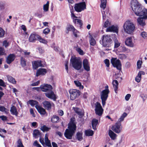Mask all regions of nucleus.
<instances>
[{
    "label": "nucleus",
    "mask_w": 147,
    "mask_h": 147,
    "mask_svg": "<svg viewBox=\"0 0 147 147\" xmlns=\"http://www.w3.org/2000/svg\"><path fill=\"white\" fill-rule=\"evenodd\" d=\"M90 45L92 46H94L96 44V41L95 39L91 36L90 37Z\"/></svg>",
    "instance_id": "4c0bfd02"
},
{
    "label": "nucleus",
    "mask_w": 147,
    "mask_h": 147,
    "mask_svg": "<svg viewBox=\"0 0 147 147\" xmlns=\"http://www.w3.org/2000/svg\"><path fill=\"white\" fill-rule=\"evenodd\" d=\"M59 119V117L55 115H54L52 117L51 120L53 123H57Z\"/></svg>",
    "instance_id": "c9c22d12"
},
{
    "label": "nucleus",
    "mask_w": 147,
    "mask_h": 147,
    "mask_svg": "<svg viewBox=\"0 0 147 147\" xmlns=\"http://www.w3.org/2000/svg\"><path fill=\"white\" fill-rule=\"evenodd\" d=\"M95 111L96 114L99 116H101L103 113V109L100 103L98 102L95 104Z\"/></svg>",
    "instance_id": "1a4fd4ad"
},
{
    "label": "nucleus",
    "mask_w": 147,
    "mask_h": 147,
    "mask_svg": "<svg viewBox=\"0 0 147 147\" xmlns=\"http://www.w3.org/2000/svg\"><path fill=\"white\" fill-rule=\"evenodd\" d=\"M33 145L34 146H36L37 147H42L41 145L39 144L37 140L35 141L33 144Z\"/></svg>",
    "instance_id": "5fc2aeb1"
},
{
    "label": "nucleus",
    "mask_w": 147,
    "mask_h": 147,
    "mask_svg": "<svg viewBox=\"0 0 147 147\" xmlns=\"http://www.w3.org/2000/svg\"><path fill=\"white\" fill-rule=\"evenodd\" d=\"M32 66L34 69H36L39 67L42 66L41 60L34 61L32 62Z\"/></svg>",
    "instance_id": "f8f14e48"
},
{
    "label": "nucleus",
    "mask_w": 147,
    "mask_h": 147,
    "mask_svg": "<svg viewBox=\"0 0 147 147\" xmlns=\"http://www.w3.org/2000/svg\"><path fill=\"white\" fill-rule=\"evenodd\" d=\"M0 86H1L4 87H5L6 86L4 82L2 79H0Z\"/></svg>",
    "instance_id": "0e129e2a"
},
{
    "label": "nucleus",
    "mask_w": 147,
    "mask_h": 147,
    "mask_svg": "<svg viewBox=\"0 0 147 147\" xmlns=\"http://www.w3.org/2000/svg\"><path fill=\"white\" fill-rule=\"evenodd\" d=\"M10 111L12 115H15L16 117L18 116V112L15 106H12L11 107Z\"/></svg>",
    "instance_id": "5701e85b"
},
{
    "label": "nucleus",
    "mask_w": 147,
    "mask_h": 147,
    "mask_svg": "<svg viewBox=\"0 0 147 147\" xmlns=\"http://www.w3.org/2000/svg\"><path fill=\"white\" fill-rule=\"evenodd\" d=\"M131 96V94H127L125 96V99L127 101L128 100L129 98H130Z\"/></svg>",
    "instance_id": "338daca9"
},
{
    "label": "nucleus",
    "mask_w": 147,
    "mask_h": 147,
    "mask_svg": "<svg viewBox=\"0 0 147 147\" xmlns=\"http://www.w3.org/2000/svg\"><path fill=\"white\" fill-rule=\"evenodd\" d=\"M76 138L79 141L83 140V132L82 131H78L77 132L76 134Z\"/></svg>",
    "instance_id": "b1692460"
},
{
    "label": "nucleus",
    "mask_w": 147,
    "mask_h": 147,
    "mask_svg": "<svg viewBox=\"0 0 147 147\" xmlns=\"http://www.w3.org/2000/svg\"><path fill=\"white\" fill-rule=\"evenodd\" d=\"M105 63L106 65V66L109 67V60L108 59H106L104 60Z\"/></svg>",
    "instance_id": "bf43d9fd"
},
{
    "label": "nucleus",
    "mask_w": 147,
    "mask_h": 147,
    "mask_svg": "<svg viewBox=\"0 0 147 147\" xmlns=\"http://www.w3.org/2000/svg\"><path fill=\"white\" fill-rule=\"evenodd\" d=\"M5 51L4 49L2 47H0V56L5 55Z\"/></svg>",
    "instance_id": "09e8293b"
},
{
    "label": "nucleus",
    "mask_w": 147,
    "mask_h": 147,
    "mask_svg": "<svg viewBox=\"0 0 147 147\" xmlns=\"http://www.w3.org/2000/svg\"><path fill=\"white\" fill-rule=\"evenodd\" d=\"M36 108L38 112L40 113V114L44 115L46 114L47 115V113L45 109L40 107V106L37 107L36 106Z\"/></svg>",
    "instance_id": "aec40b11"
},
{
    "label": "nucleus",
    "mask_w": 147,
    "mask_h": 147,
    "mask_svg": "<svg viewBox=\"0 0 147 147\" xmlns=\"http://www.w3.org/2000/svg\"><path fill=\"white\" fill-rule=\"evenodd\" d=\"M107 32H114L116 33L118 32V30L117 27L112 25L111 26H109L106 30Z\"/></svg>",
    "instance_id": "412c9836"
},
{
    "label": "nucleus",
    "mask_w": 147,
    "mask_h": 147,
    "mask_svg": "<svg viewBox=\"0 0 147 147\" xmlns=\"http://www.w3.org/2000/svg\"><path fill=\"white\" fill-rule=\"evenodd\" d=\"M70 62L73 67L76 70H79L81 67L82 62L80 60L75 57H72L70 60Z\"/></svg>",
    "instance_id": "20e7f679"
},
{
    "label": "nucleus",
    "mask_w": 147,
    "mask_h": 147,
    "mask_svg": "<svg viewBox=\"0 0 147 147\" xmlns=\"http://www.w3.org/2000/svg\"><path fill=\"white\" fill-rule=\"evenodd\" d=\"M50 32V29L48 28H46L43 31V33L45 34H47Z\"/></svg>",
    "instance_id": "864d4df0"
},
{
    "label": "nucleus",
    "mask_w": 147,
    "mask_h": 147,
    "mask_svg": "<svg viewBox=\"0 0 147 147\" xmlns=\"http://www.w3.org/2000/svg\"><path fill=\"white\" fill-rule=\"evenodd\" d=\"M40 133L38 130L35 129L34 130L33 135L35 137H36L37 136L40 135Z\"/></svg>",
    "instance_id": "79ce46f5"
},
{
    "label": "nucleus",
    "mask_w": 147,
    "mask_h": 147,
    "mask_svg": "<svg viewBox=\"0 0 147 147\" xmlns=\"http://www.w3.org/2000/svg\"><path fill=\"white\" fill-rule=\"evenodd\" d=\"M40 83V80H38L37 82L32 84L31 85V86H38Z\"/></svg>",
    "instance_id": "e2e57ef3"
},
{
    "label": "nucleus",
    "mask_w": 147,
    "mask_h": 147,
    "mask_svg": "<svg viewBox=\"0 0 147 147\" xmlns=\"http://www.w3.org/2000/svg\"><path fill=\"white\" fill-rule=\"evenodd\" d=\"M69 92L70 94V99L72 100H75L80 95V91L76 89H70Z\"/></svg>",
    "instance_id": "6e6552de"
},
{
    "label": "nucleus",
    "mask_w": 147,
    "mask_h": 147,
    "mask_svg": "<svg viewBox=\"0 0 147 147\" xmlns=\"http://www.w3.org/2000/svg\"><path fill=\"white\" fill-rule=\"evenodd\" d=\"M114 42L115 43L114 47L115 48H117L120 46L121 43L118 42L116 37L114 39Z\"/></svg>",
    "instance_id": "e433bc0d"
},
{
    "label": "nucleus",
    "mask_w": 147,
    "mask_h": 147,
    "mask_svg": "<svg viewBox=\"0 0 147 147\" xmlns=\"http://www.w3.org/2000/svg\"><path fill=\"white\" fill-rule=\"evenodd\" d=\"M50 129V128L47 127L45 125H43L41 128V130L43 132H44L45 131H49Z\"/></svg>",
    "instance_id": "de8ad7c7"
},
{
    "label": "nucleus",
    "mask_w": 147,
    "mask_h": 147,
    "mask_svg": "<svg viewBox=\"0 0 147 147\" xmlns=\"http://www.w3.org/2000/svg\"><path fill=\"white\" fill-rule=\"evenodd\" d=\"M51 91L50 92L45 93V95L48 98L52 99L54 101H55L57 98L56 96L53 91L51 90Z\"/></svg>",
    "instance_id": "ddd939ff"
},
{
    "label": "nucleus",
    "mask_w": 147,
    "mask_h": 147,
    "mask_svg": "<svg viewBox=\"0 0 147 147\" xmlns=\"http://www.w3.org/2000/svg\"><path fill=\"white\" fill-rule=\"evenodd\" d=\"M98 123V120L94 118L92 120V126L93 129L94 130H96V127Z\"/></svg>",
    "instance_id": "bb28decb"
},
{
    "label": "nucleus",
    "mask_w": 147,
    "mask_h": 147,
    "mask_svg": "<svg viewBox=\"0 0 147 147\" xmlns=\"http://www.w3.org/2000/svg\"><path fill=\"white\" fill-rule=\"evenodd\" d=\"M45 145L46 146L49 147H52L51 144V141L49 140L48 138H45Z\"/></svg>",
    "instance_id": "58836bf2"
},
{
    "label": "nucleus",
    "mask_w": 147,
    "mask_h": 147,
    "mask_svg": "<svg viewBox=\"0 0 147 147\" xmlns=\"http://www.w3.org/2000/svg\"><path fill=\"white\" fill-rule=\"evenodd\" d=\"M109 91L108 89H106L102 91L101 95V99L102 100V104L103 106L105 105L106 101L108 96V94Z\"/></svg>",
    "instance_id": "0eeeda50"
},
{
    "label": "nucleus",
    "mask_w": 147,
    "mask_h": 147,
    "mask_svg": "<svg viewBox=\"0 0 147 147\" xmlns=\"http://www.w3.org/2000/svg\"><path fill=\"white\" fill-rule=\"evenodd\" d=\"M121 47L122 52H124L128 51V48H127L125 46Z\"/></svg>",
    "instance_id": "052dcab7"
},
{
    "label": "nucleus",
    "mask_w": 147,
    "mask_h": 147,
    "mask_svg": "<svg viewBox=\"0 0 147 147\" xmlns=\"http://www.w3.org/2000/svg\"><path fill=\"white\" fill-rule=\"evenodd\" d=\"M123 27L125 31L127 33L130 34L132 32L135 28L134 24L132 23H125Z\"/></svg>",
    "instance_id": "423d86ee"
},
{
    "label": "nucleus",
    "mask_w": 147,
    "mask_h": 147,
    "mask_svg": "<svg viewBox=\"0 0 147 147\" xmlns=\"http://www.w3.org/2000/svg\"><path fill=\"white\" fill-rule=\"evenodd\" d=\"M5 31L1 28L0 27V38H3L4 36Z\"/></svg>",
    "instance_id": "49530a36"
},
{
    "label": "nucleus",
    "mask_w": 147,
    "mask_h": 147,
    "mask_svg": "<svg viewBox=\"0 0 147 147\" xmlns=\"http://www.w3.org/2000/svg\"><path fill=\"white\" fill-rule=\"evenodd\" d=\"M37 34H31L29 38V41L30 42H35L36 40V38Z\"/></svg>",
    "instance_id": "393cba45"
},
{
    "label": "nucleus",
    "mask_w": 147,
    "mask_h": 147,
    "mask_svg": "<svg viewBox=\"0 0 147 147\" xmlns=\"http://www.w3.org/2000/svg\"><path fill=\"white\" fill-rule=\"evenodd\" d=\"M141 78L142 77L138 74L135 78V81L139 83L140 82Z\"/></svg>",
    "instance_id": "8fccbe9b"
},
{
    "label": "nucleus",
    "mask_w": 147,
    "mask_h": 147,
    "mask_svg": "<svg viewBox=\"0 0 147 147\" xmlns=\"http://www.w3.org/2000/svg\"><path fill=\"white\" fill-rule=\"evenodd\" d=\"M72 32L75 37L76 38L78 37V34L79 33V32L75 29V30Z\"/></svg>",
    "instance_id": "6e6d98bb"
},
{
    "label": "nucleus",
    "mask_w": 147,
    "mask_h": 147,
    "mask_svg": "<svg viewBox=\"0 0 147 147\" xmlns=\"http://www.w3.org/2000/svg\"><path fill=\"white\" fill-rule=\"evenodd\" d=\"M112 84L113 85V87L114 88L115 92L117 93V91L118 88V85L119 84L118 81L116 80H114L112 82Z\"/></svg>",
    "instance_id": "a878e982"
},
{
    "label": "nucleus",
    "mask_w": 147,
    "mask_h": 147,
    "mask_svg": "<svg viewBox=\"0 0 147 147\" xmlns=\"http://www.w3.org/2000/svg\"><path fill=\"white\" fill-rule=\"evenodd\" d=\"M142 63V61L138 60L137 62V67L138 69H140L141 67V65Z\"/></svg>",
    "instance_id": "3c124183"
},
{
    "label": "nucleus",
    "mask_w": 147,
    "mask_h": 147,
    "mask_svg": "<svg viewBox=\"0 0 147 147\" xmlns=\"http://www.w3.org/2000/svg\"><path fill=\"white\" fill-rule=\"evenodd\" d=\"M16 58L15 55L14 54H10L7 56L6 59V62L8 64H10Z\"/></svg>",
    "instance_id": "f3484780"
},
{
    "label": "nucleus",
    "mask_w": 147,
    "mask_h": 147,
    "mask_svg": "<svg viewBox=\"0 0 147 147\" xmlns=\"http://www.w3.org/2000/svg\"><path fill=\"white\" fill-rule=\"evenodd\" d=\"M111 24V23L109 22L108 20H107L104 24L103 26V27L107 28Z\"/></svg>",
    "instance_id": "a18cd8bd"
},
{
    "label": "nucleus",
    "mask_w": 147,
    "mask_h": 147,
    "mask_svg": "<svg viewBox=\"0 0 147 147\" xmlns=\"http://www.w3.org/2000/svg\"><path fill=\"white\" fill-rule=\"evenodd\" d=\"M49 3V1H48L47 3L44 5L43 9L45 11H47L48 10Z\"/></svg>",
    "instance_id": "c03bdc74"
},
{
    "label": "nucleus",
    "mask_w": 147,
    "mask_h": 147,
    "mask_svg": "<svg viewBox=\"0 0 147 147\" xmlns=\"http://www.w3.org/2000/svg\"><path fill=\"white\" fill-rule=\"evenodd\" d=\"M130 5L133 11L136 16H142L138 18L137 21L138 23L142 26H145L146 23L143 20L147 19V9L143 7L137 0H131Z\"/></svg>",
    "instance_id": "f257e3e1"
},
{
    "label": "nucleus",
    "mask_w": 147,
    "mask_h": 147,
    "mask_svg": "<svg viewBox=\"0 0 147 147\" xmlns=\"http://www.w3.org/2000/svg\"><path fill=\"white\" fill-rule=\"evenodd\" d=\"M111 129L116 133H120L121 131L122 130L121 123L117 122L115 125L112 126Z\"/></svg>",
    "instance_id": "9b49d317"
},
{
    "label": "nucleus",
    "mask_w": 147,
    "mask_h": 147,
    "mask_svg": "<svg viewBox=\"0 0 147 147\" xmlns=\"http://www.w3.org/2000/svg\"><path fill=\"white\" fill-rule=\"evenodd\" d=\"M125 42L126 45L130 47H133L134 46V44L133 42L131 37L127 38L125 40Z\"/></svg>",
    "instance_id": "2eb2a0df"
},
{
    "label": "nucleus",
    "mask_w": 147,
    "mask_h": 147,
    "mask_svg": "<svg viewBox=\"0 0 147 147\" xmlns=\"http://www.w3.org/2000/svg\"><path fill=\"white\" fill-rule=\"evenodd\" d=\"M141 35L145 39L147 38V33L145 32H143L141 34Z\"/></svg>",
    "instance_id": "603ef678"
},
{
    "label": "nucleus",
    "mask_w": 147,
    "mask_h": 147,
    "mask_svg": "<svg viewBox=\"0 0 147 147\" xmlns=\"http://www.w3.org/2000/svg\"><path fill=\"white\" fill-rule=\"evenodd\" d=\"M37 38H38L39 42H42L45 44H47L48 43V42L47 40L42 38L40 36L38 35H37Z\"/></svg>",
    "instance_id": "f704fd0d"
},
{
    "label": "nucleus",
    "mask_w": 147,
    "mask_h": 147,
    "mask_svg": "<svg viewBox=\"0 0 147 147\" xmlns=\"http://www.w3.org/2000/svg\"><path fill=\"white\" fill-rule=\"evenodd\" d=\"M106 12L105 11H102V19L103 20H105L106 19V17L107 15L108 14V12L109 10H106Z\"/></svg>",
    "instance_id": "37998d69"
},
{
    "label": "nucleus",
    "mask_w": 147,
    "mask_h": 147,
    "mask_svg": "<svg viewBox=\"0 0 147 147\" xmlns=\"http://www.w3.org/2000/svg\"><path fill=\"white\" fill-rule=\"evenodd\" d=\"M47 72L46 69L40 68L37 70L36 76V77H38L40 75L44 76L45 75Z\"/></svg>",
    "instance_id": "4468645a"
},
{
    "label": "nucleus",
    "mask_w": 147,
    "mask_h": 147,
    "mask_svg": "<svg viewBox=\"0 0 147 147\" xmlns=\"http://www.w3.org/2000/svg\"><path fill=\"white\" fill-rule=\"evenodd\" d=\"M22 51H23L24 52V55L26 57H28V56L31 53L30 52H27L26 51H21V52H22Z\"/></svg>",
    "instance_id": "680f3d73"
},
{
    "label": "nucleus",
    "mask_w": 147,
    "mask_h": 147,
    "mask_svg": "<svg viewBox=\"0 0 147 147\" xmlns=\"http://www.w3.org/2000/svg\"><path fill=\"white\" fill-rule=\"evenodd\" d=\"M8 80L10 82L15 84L16 83V82L15 79L13 78L12 76H7Z\"/></svg>",
    "instance_id": "473e14b6"
},
{
    "label": "nucleus",
    "mask_w": 147,
    "mask_h": 147,
    "mask_svg": "<svg viewBox=\"0 0 147 147\" xmlns=\"http://www.w3.org/2000/svg\"><path fill=\"white\" fill-rule=\"evenodd\" d=\"M20 64L22 67H25L26 65V61L23 56L20 57Z\"/></svg>",
    "instance_id": "cd10ccee"
},
{
    "label": "nucleus",
    "mask_w": 147,
    "mask_h": 147,
    "mask_svg": "<svg viewBox=\"0 0 147 147\" xmlns=\"http://www.w3.org/2000/svg\"><path fill=\"white\" fill-rule=\"evenodd\" d=\"M27 104L30 105L32 107H34L35 106V107H38L39 103L38 101L33 100H30L28 101L27 102Z\"/></svg>",
    "instance_id": "4be33fe9"
},
{
    "label": "nucleus",
    "mask_w": 147,
    "mask_h": 147,
    "mask_svg": "<svg viewBox=\"0 0 147 147\" xmlns=\"http://www.w3.org/2000/svg\"><path fill=\"white\" fill-rule=\"evenodd\" d=\"M75 118H71L70 119V121L69 124H76V123H75Z\"/></svg>",
    "instance_id": "13d9d810"
},
{
    "label": "nucleus",
    "mask_w": 147,
    "mask_h": 147,
    "mask_svg": "<svg viewBox=\"0 0 147 147\" xmlns=\"http://www.w3.org/2000/svg\"><path fill=\"white\" fill-rule=\"evenodd\" d=\"M73 22L74 24H76L77 22V24L79 25L80 28H81L82 27L83 23L81 20L79 19H74Z\"/></svg>",
    "instance_id": "c756f323"
},
{
    "label": "nucleus",
    "mask_w": 147,
    "mask_h": 147,
    "mask_svg": "<svg viewBox=\"0 0 147 147\" xmlns=\"http://www.w3.org/2000/svg\"><path fill=\"white\" fill-rule=\"evenodd\" d=\"M9 45V43L6 40H4L3 42V45L6 47H7Z\"/></svg>",
    "instance_id": "69168bd1"
},
{
    "label": "nucleus",
    "mask_w": 147,
    "mask_h": 147,
    "mask_svg": "<svg viewBox=\"0 0 147 147\" xmlns=\"http://www.w3.org/2000/svg\"><path fill=\"white\" fill-rule=\"evenodd\" d=\"M101 0V5L100 7L101 8H102L103 10L105 9L107 5V0Z\"/></svg>",
    "instance_id": "2f4dec72"
},
{
    "label": "nucleus",
    "mask_w": 147,
    "mask_h": 147,
    "mask_svg": "<svg viewBox=\"0 0 147 147\" xmlns=\"http://www.w3.org/2000/svg\"><path fill=\"white\" fill-rule=\"evenodd\" d=\"M68 128L66 129L64 135L67 139H71L76 129V124H68Z\"/></svg>",
    "instance_id": "f03ea898"
},
{
    "label": "nucleus",
    "mask_w": 147,
    "mask_h": 147,
    "mask_svg": "<svg viewBox=\"0 0 147 147\" xmlns=\"http://www.w3.org/2000/svg\"><path fill=\"white\" fill-rule=\"evenodd\" d=\"M102 45L104 47H110L113 42L112 40L110 35H103L102 38Z\"/></svg>",
    "instance_id": "7ed1b4c3"
},
{
    "label": "nucleus",
    "mask_w": 147,
    "mask_h": 147,
    "mask_svg": "<svg viewBox=\"0 0 147 147\" xmlns=\"http://www.w3.org/2000/svg\"><path fill=\"white\" fill-rule=\"evenodd\" d=\"M52 86L51 85L46 84L41 87L42 91L46 92L48 90H51L52 89Z\"/></svg>",
    "instance_id": "6ab92c4d"
},
{
    "label": "nucleus",
    "mask_w": 147,
    "mask_h": 147,
    "mask_svg": "<svg viewBox=\"0 0 147 147\" xmlns=\"http://www.w3.org/2000/svg\"><path fill=\"white\" fill-rule=\"evenodd\" d=\"M109 135L111 138L112 140H115L116 137V134L111 130H109Z\"/></svg>",
    "instance_id": "c85d7f7f"
},
{
    "label": "nucleus",
    "mask_w": 147,
    "mask_h": 147,
    "mask_svg": "<svg viewBox=\"0 0 147 147\" xmlns=\"http://www.w3.org/2000/svg\"><path fill=\"white\" fill-rule=\"evenodd\" d=\"M111 61L113 67H116L118 70H120L121 69V64L119 60L117 59L116 58H112Z\"/></svg>",
    "instance_id": "9d476101"
},
{
    "label": "nucleus",
    "mask_w": 147,
    "mask_h": 147,
    "mask_svg": "<svg viewBox=\"0 0 147 147\" xmlns=\"http://www.w3.org/2000/svg\"><path fill=\"white\" fill-rule=\"evenodd\" d=\"M85 135L86 136H92L94 134L93 131L90 129L87 130L85 131Z\"/></svg>",
    "instance_id": "7c9ffc66"
},
{
    "label": "nucleus",
    "mask_w": 147,
    "mask_h": 147,
    "mask_svg": "<svg viewBox=\"0 0 147 147\" xmlns=\"http://www.w3.org/2000/svg\"><path fill=\"white\" fill-rule=\"evenodd\" d=\"M17 143L18 144L17 147H24L21 139H19L17 141Z\"/></svg>",
    "instance_id": "a19ab883"
},
{
    "label": "nucleus",
    "mask_w": 147,
    "mask_h": 147,
    "mask_svg": "<svg viewBox=\"0 0 147 147\" xmlns=\"http://www.w3.org/2000/svg\"><path fill=\"white\" fill-rule=\"evenodd\" d=\"M0 118L3 121H5L7 119V117L6 116H0Z\"/></svg>",
    "instance_id": "774afa93"
},
{
    "label": "nucleus",
    "mask_w": 147,
    "mask_h": 147,
    "mask_svg": "<svg viewBox=\"0 0 147 147\" xmlns=\"http://www.w3.org/2000/svg\"><path fill=\"white\" fill-rule=\"evenodd\" d=\"M74 83L78 87H80L82 86L81 83L78 81H74Z\"/></svg>",
    "instance_id": "4d7b16f0"
},
{
    "label": "nucleus",
    "mask_w": 147,
    "mask_h": 147,
    "mask_svg": "<svg viewBox=\"0 0 147 147\" xmlns=\"http://www.w3.org/2000/svg\"><path fill=\"white\" fill-rule=\"evenodd\" d=\"M42 103L44 107L47 110H49L51 109L52 105L50 102L45 100Z\"/></svg>",
    "instance_id": "a211bd4d"
},
{
    "label": "nucleus",
    "mask_w": 147,
    "mask_h": 147,
    "mask_svg": "<svg viewBox=\"0 0 147 147\" xmlns=\"http://www.w3.org/2000/svg\"><path fill=\"white\" fill-rule=\"evenodd\" d=\"M75 112L78 115L81 116L82 115V113L81 111H79V108L77 107H73Z\"/></svg>",
    "instance_id": "ea45409f"
},
{
    "label": "nucleus",
    "mask_w": 147,
    "mask_h": 147,
    "mask_svg": "<svg viewBox=\"0 0 147 147\" xmlns=\"http://www.w3.org/2000/svg\"><path fill=\"white\" fill-rule=\"evenodd\" d=\"M66 30L68 32L69 31L73 32L75 30V28L71 24H69L67 25V27L66 28Z\"/></svg>",
    "instance_id": "72a5a7b5"
},
{
    "label": "nucleus",
    "mask_w": 147,
    "mask_h": 147,
    "mask_svg": "<svg viewBox=\"0 0 147 147\" xmlns=\"http://www.w3.org/2000/svg\"><path fill=\"white\" fill-rule=\"evenodd\" d=\"M83 63L84 69L87 71H90V67L88 60L86 59H84L83 60Z\"/></svg>",
    "instance_id": "dca6fc26"
},
{
    "label": "nucleus",
    "mask_w": 147,
    "mask_h": 147,
    "mask_svg": "<svg viewBox=\"0 0 147 147\" xmlns=\"http://www.w3.org/2000/svg\"><path fill=\"white\" fill-rule=\"evenodd\" d=\"M74 9L76 11L79 12L84 10L86 9V5L84 2H81L75 3L74 6Z\"/></svg>",
    "instance_id": "39448f33"
}]
</instances>
